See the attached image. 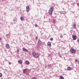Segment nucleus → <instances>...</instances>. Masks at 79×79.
I'll return each mask as SVG.
<instances>
[{
	"label": "nucleus",
	"instance_id": "f257e3e1",
	"mask_svg": "<svg viewBox=\"0 0 79 79\" xmlns=\"http://www.w3.org/2000/svg\"><path fill=\"white\" fill-rule=\"evenodd\" d=\"M53 9H54V7L53 6H52L50 8L48 12V13L50 15H52V13L53 12Z\"/></svg>",
	"mask_w": 79,
	"mask_h": 79
},
{
	"label": "nucleus",
	"instance_id": "f03ea898",
	"mask_svg": "<svg viewBox=\"0 0 79 79\" xmlns=\"http://www.w3.org/2000/svg\"><path fill=\"white\" fill-rule=\"evenodd\" d=\"M32 55L34 58H37L39 56V55L37 53H35V52H33L32 53Z\"/></svg>",
	"mask_w": 79,
	"mask_h": 79
},
{
	"label": "nucleus",
	"instance_id": "7ed1b4c3",
	"mask_svg": "<svg viewBox=\"0 0 79 79\" xmlns=\"http://www.w3.org/2000/svg\"><path fill=\"white\" fill-rule=\"evenodd\" d=\"M70 52L72 53H76V50L73 49V48H71L70 49Z\"/></svg>",
	"mask_w": 79,
	"mask_h": 79
},
{
	"label": "nucleus",
	"instance_id": "20e7f679",
	"mask_svg": "<svg viewBox=\"0 0 79 79\" xmlns=\"http://www.w3.org/2000/svg\"><path fill=\"white\" fill-rule=\"evenodd\" d=\"M26 9L27 12H29L30 10V7H29V6H27L26 7Z\"/></svg>",
	"mask_w": 79,
	"mask_h": 79
},
{
	"label": "nucleus",
	"instance_id": "39448f33",
	"mask_svg": "<svg viewBox=\"0 0 79 79\" xmlns=\"http://www.w3.org/2000/svg\"><path fill=\"white\" fill-rule=\"evenodd\" d=\"M47 45L49 47H51V46H52V44H51L50 42H48Z\"/></svg>",
	"mask_w": 79,
	"mask_h": 79
},
{
	"label": "nucleus",
	"instance_id": "423d86ee",
	"mask_svg": "<svg viewBox=\"0 0 79 79\" xmlns=\"http://www.w3.org/2000/svg\"><path fill=\"white\" fill-rule=\"evenodd\" d=\"M72 37L73 38V40H76V39H77V36L75 35H73Z\"/></svg>",
	"mask_w": 79,
	"mask_h": 79
},
{
	"label": "nucleus",
	"instance_id": "0eeeda50",
	"mask_svg": "<svg viewBox=\"0 0 79 79\" xmlns=\"http://www.w3.org/2000/svg\"><path fill=\"white\" fill-rule=\"evenodd\" d=\"M6 48H7L8 49V48H10V45L8 44H7L6 45Z\"/></svg>",
	"mask_w": 79,
	"mask_h": 79
},
{
	"label": "nucleus",
	"instance_id": "6e6552de",
	"mask_svg": "<svg viewBox=\"0 0 79 79\" xmlns=\"http://www.w3.org/2000/svg\"><path fill=\"white\" fill-rule=\"evenodd\" d=\"M27 69H24L23 71V73L25 74L26 73Z\"/></svg>",
	"mask_w": 79,
	"mask_h": 79
},
{
	"label": "nucleus",
	"instance_id": "1a4fd4ad",
	"mask_svg": "<svg viewBox=\"0 0 79 79\" xmlns=\"http://www.w3.org/2000/svg\"><path fill=\"white\" fill-rule=\"evenodd\" d=\"M23 50L24 52H28V50H27V49L25 48H23Z\"/></svg>",
	"mask_w": 79,
	"mask_h": 79
},
{
	"label": "nucleus",
	"instance_id": "9d476101",
	"mask_svg": "<svg viewBox=\"0 0 79 79\" xmlns=\"http://www.w3.org/2000/svg\"><path fill=\"white\" fill-rule=\"evenodd\" d=\"M73 27L74 28V29H76V24H73Z\"/></svg>",
	"mask_w": 79,
	"mask_h": 79
},
{
	"label": "nucleus",
	"instance_id": "9b49d317",
	"mask_svg": "<svg viewBox=\"0 0 79 79\" xmlns=\"http://www.w3.org/2000/svg\"><path fill=\"white\" fill-rule=\"evenodd\" d=\"M19 62L20 64H22V63H23V61L21 60H20L19 61Z\"/></svg>",
	"mask_w": 79,
	"mask_h": 79
},
{
	"label": "nucleus",
	"instance_id": "f8f14e48",
	"mask_svg": "<svg viewBox=\"0 0 79 79\" xmlns=\"http://www.w3.org/2000/svg\"><path fill=\"white\" fill-rule=\"evenodd\" d=\"M53 23H54V24H55V23H56V20L54 19L53 20Z\"/></svg>",
	"mask_w": 79,
	"mask_h": 79
},
{
	"label": "nucleus",
	"instance_id": "ddd939ff",
	"mask_svg": "<svg viewBox=\"0 0 79 79\" xmlns=\"http://www.w3.org/2000/svg\"><path fill=\"white\" fill-rule=\"evenodd\" d=\"M26 63L27 64H29V62L28 61H26Z\"/></svg>",
	"mask_w": 79,
	"mask_h": 79
},
{
	"label": "nucleus",
	"instance_id": "4468645a",
	"mask_svg": "<svg viewBox=\"0 0 79 79\" xmlns=\"http://www.w3.org/2000/svg\"><path fill=\"white\" fill-rule=\"evenodd\" d=\"M38 44H42V42L40 40H39L38 42Z\"/></svg>",
	"mask_w": 79,
	"mask_h": 79
},
{
	"label": "nucleus",
	"instance_id": "2eb2a0df",
	"mask_svg": "<svg viewBox=\"0 0 79 79\" xmlns=\"http://www.w3.org/2000/svg\"><path fill=\"white\" fill-rule=\"evenodd\" d=\"M67 69L69 70H71V68L69 67H68Z\"/></svg>",
	"mask_w": 79,
	"mask_h": 79
},
{
	"label": "nucleus",
	"instance_id": "dca6fc26",
	"mask_svg": "<svg viewBox=\"0 0 79 79\" xmlns=\"http://www.w3.org/2000/svg\"><path fill=\"white\" fill-rule=\"evenodd\" d=\"M20 19H21V21H23L24 20V18L23 17H21L20 18Z\"/></svg>",
	"mask_w": 79,
	"mask_h": 79
},
{
	"label": "nucleus",
	"instance_id": "f3484780",
	"mask_svg": "<svg viewBox=\"0 0 79 79\" xmlns=\"http://www.w3.org/2000/svg\"><path fill=\"white\" fill-rule=\"evenodd\" d=\"M60 78L61 79H64V78L62 76H60Z\"/></svg>",
	"mask_w": 79,
	"mask_h": 79
},
{
	"label": "nucleus",
	"instance_id": "a211bd4d",
	"mask_svg": "<svg viewBox=\"0 0 79 79\" xmlns=\"http://www.w3.org/2000/svg\"><path fill=\"white\" fill-rule=\"evenodd\" d=\"M50 40H51V41H52V40H53V39L52 38H50Z\"/></svg>",
	"mask_w": 79,
	"mask_h": 79
},
{
	"label": "nucleus",
	"instance_id": "6ab92c4d",
	"mask_svg": "<svg viewBox=\"0 0 79 79\" xmlns=\"http://www.w3.org/2000/svg\"><path fill=\"white\" fill-rule=\"evenodd\" d=\"M60 36L61 37V38H63V35L62 34H60Z\"/></svg>",
	"mask_w": 79,
	"mask_h": 79
},
{
	"label": "nucleus",
	"instance_id": "aec40b11",
	"mask_svg": "<svg viewBox=\"0 0 79 79\" xmlns=\"http://www.w3.org/2000/svg\"><path fill=\"white\" fill-rule=\"evenodd\" d=\"M51 66H52V64H49L48 65V67H50Z\"/></svg>",
	"mask_w": 79,
	"mask_h": 79
},
{
	"label": "nucleus",
	"instance_id": "412c9836",
	"mask_svg": "<svg viewBox=\"0 0 79 79\" xmlns=\"http://www.w3.org/2000/svg\"><path fill=\"white\" fill-rule=\"evenodd\" d=\"M2 76V74L1 73H0V77H1Z\"/></svg>",
	"mask_w": 79,
	"mask_h": 79
},
{
	"label": "nucleus",
	"instance_id": "4be33fe9",
	"mask_svg": "<svg viewBox=\"0 0 79 79\" xmlns=\"http://www.w3.org/2000/svg\"><path fill=\"white\" fill-rule=\"evenodd\" d=\"M19 49H18L17 50V53H19Z\"/></svg>",
	"mask_w": 79,
	"mask_h": 79
},
{
	"label": "nucleus",
	"instance_id": "5701e85b",
	"mask_svg": "<svg viewBox=\"0 0 79 79\" xmlns=\"http://www.w3.org/2000/svg\"><path fill=\"white\" fill-rule=\"evenodd\" d=\"M35 27H37V24H35Z\"/></svg>",
	"mask_w": 79,
	"mask_h": 79
},
{
	"label": "nucleus",
	"instance_id": "b1692460",
	"mask_svg": "<svg viewBox=\"0 0 79 79\" xmlns=\"http://www.w3.org/2000/svg\"><path fill=\"white\" fill-rule=\"evenodd\" d=\"M32 79H36V78H35V77H34L32 78Z\"/></svg>",
	"mask_w": 79,
	"mask_h": 79
},
{
	"label": "nucleus",
	"instance_id": "393cba45",
	"mask_svg": "<svg viewBox=\"0 0 79 79\" xmlns=\"http://www.w3.org/2000/svg\"><path fill=\"white\" fill-rule=\"evenodd\" d=\"M35 38V39L36 40L37 39H38V38L37 37V36H36Z\"/></svg>",
	"mask_w": 79,
	"mask_h": 79
},
{
	"label": "nucleus",
	"instance_id": "a878e982",
	"mask_svg": "<svg viewBox=\"0 0 79 79\" xmlns=\"http://www.w3.org/2000/svg\"><path fill=\"white\" fill-rule=\"evenodd\" d=\"M77 42H79V38H78L77 40Z\"/></svg>",
	"mask_w": 79,
	"mask_h": 79
},
{
	"label": "nucleus",
	"instance_id": "bb28decb",
	"mask_svg": "<svg viewBox=\"0 0 79 79\" xmlns=\"http://www.w3.org/2000/svg\"><path fill=\"white\" fill-rule=\"evenodd\" d=\"M77 5L78 6H79V3H77Z\"/></svg>",
	"mask_w": 79,
	"mask_h": 79
},
{
	"label": "nucleus",
	"instance_id": "cd10ccee",
	"mask_svg": "<svg viewBox=\"0 0 79 79\" xmlns=\"http://www.w3.org/2000/svg\"><path fill=\"white\" fill-rule=\"evenodd\" d=\"M0 40H2V38L0 37Z\"/></svg>",
	"mask_w": 79,
	"mask_h": 79
},
{
	"label": "nucleus",
	"instance_id": "c85d7f7f",
	"mask_svg": "<svg viewBox=\"0 0 79 79\" xmlns=\"http://www.w3.org/2000/svg\"><path fill=\"white\" fill-rule=\"evenodd\" d=\"M9 64H11V62H9Z\"/></svg>",
	"mask_w": 79,
	"mask_h": 79
},
{
	"label": "nucleus",
	"instance_id": "c756f323",
	"mask_svg": "<svg viewBox=\"0 0 79 79\" xmlns=\"http://www.w3.org/2000/svg\"><path fill=\"white\" fill-rule=\"evenodd\" d=\"M75 61L76 62V61H77V60H75Z\"/></svg>",
	"mask_w": 79,
	"mask_h": 79
},
{
	"label": "nucleus",
	"instance_id": "7c9ffc66",
	"mask_svg": "<svg viewBox=\"0 0 79 79\" xmlns=\"http://www.w3.org/2000/svg\"><path fill=\"white\" fill-rule=\"evenodd\" d=\"M49 56H50V55H49Z\"/></svg>",
	"mask_w": 79,
	"mask_h": 79
}]
</instances>
